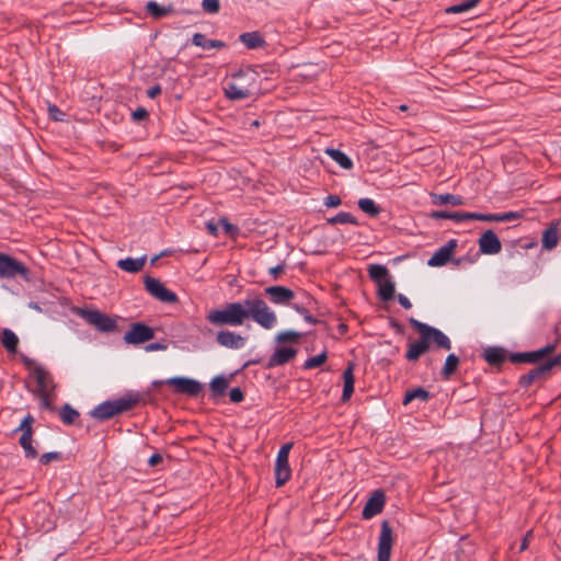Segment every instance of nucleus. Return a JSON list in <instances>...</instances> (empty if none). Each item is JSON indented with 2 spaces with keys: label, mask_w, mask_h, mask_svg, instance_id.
<instances>
[{
  "label": "nucleus",
  "mask_w": 561,
  "mask_h": 561,
  "mask_svg": "<svg viewBox=\"0 0 561 561\" xmlns=\"http://www.w3.org/2000/svg\"><path fill=\"white\" fill-rule=\"evenodd\" d=\"M554 351V345L550 344L540 350L528 352L529 363H537L548 355H550Z\"/></svg>",
  "instance_id": "58836bf2"
},
{
  "label": "nucleus",
  "mask_w": 561,
  "mask_h": 561,
  "mask_svg": "<svg viewBox=\"0 0 561 561\" xmlns=\"http://www.w3.org/2000/svg\"><path fill=\"white\" fill-rule=\"evenodd\" d=\"M264 293L272 304L280 306H288L296 296L291 289L284 286H268Z\"/></svg>",
  "instance_id": "2eb2a0df"
},
{
  "label": "nucleus",
  "mask_w": 561,
  "mask_h": 561,
  "mask_svg": "<svg viewBox=\"0 0 561 561\" xmlns=\"http://www.w3.org/2000/svg\"><path fill=\"white\" fill-rule=\"evenodd\" d=\"M557 366H561V354L553 358L547 359L539 366L531 369L528 374L522 376L520 383L524 386H529L536 379L548 375L551 371V369Z\"/></svg>",
  "instance_id": "f8f14e48"
},
{
  "label": "nucleus",
  "mask_w": 561,
  "mask_h": 561,
  "mask_svg": "<svg viewBox=\"0 0 561 561\" xmlns=\"http://www.w3.org/2000/svg\"><path fill=\"white\" fill-rule=\"evenodd\" d=\"M192 43L195 46L202 47L203 49L222 48L225 43L217 39H207L202 33H195L192 38Z\"/></svg>",
  "instance_id": "5701e85b"
},
{
  "label": "nucleus",
  "mask_w": 561,
  "mask_h": 561,
  "mask_svg": "<svg viewBox=\"0 0 561 561\" xmlns=\"http://www.w3.org/2000/svg\"><path fill=\"white\" fill-rule=\"evenodd\" d=\"M522 217V215L519 213H515V211H507V213H503V214H497V222L500 221H512V220H516V219H519Z\"/></svg>",
  "instance_id": "8fccbe9b"
},
{
  "label": "nucleus",
  "mask_w": 561,
  "mask_h": 561,
  "mask_svg": "<svg viewBox=\"0 0 561 561\" xmlns=\"http://www.w3.org/2000/svg\"><path fill=\"white\" fill-rule=\"evenodd\" d=\"M216 342L222 347L238 350L245 345L247 337L233 331L221 330L217 333Z\"/></svg>",
  "instance_id": "4468645a"
},
{
  "label": "nucleus",
  "mask_w": 561,
  "mask_h": 561,
  "mask_svg": "<svg viewBox=\"0 0 561 561\" xmlns=\"http://www.w3.org/2000/svg\"><path fill=\"white\" fill-rule=\"evenodd\" d=\"M165 383L173 387L175 392L191 397H196L202 391V385L197 380L186 377H172Z\"/></svg>",
  "instance_id": "9d476101"
},
{
  "label": "nucleus",
  "mask_w": 561,
  "mask_h": 561,
  "mask_svg": "<svg viewBox=\"0 0 561 561\" xmlns=\"http://www.w3.org/2000/svg\"><path fill=\"white\" fill-rule=\"evenodd\" d=\"M239 39L250 49L262 47L265 44L263 37L257 32L242 33Z\"/></svg>",
  "instance_id": "b1692460"
},
{
  "label": "nucleus",
  "mask_w": 561,
  "mask_h": 561,
  "mask_svg": "<svg viewBox=\"0 0 561 561\" xmlns=\"http://www.w3.org/2000/svg\"><path fill=\"white\" fill-rule=\"evenodd\" d=\"M220 222L222 224L227 233H234L238 231L237 227L229 224L227 219L222 218L220 219Z\"/></svg>",
  "instance_id": "680f3d73"
},
{
  "label": "nucleus",
  "mask_w": 561,
  "mask_h": 561,
  "mask_svg": "<svg viewBox=\"0 0 561 561\" xmlns=\"http://www.w3.org/2000/svg\"><path fill=\"white\" fill-rule=\"evenodd\" d=\"M497 214H480L479 213V217H478V220H481V221H495L497 222Z\"/></svg>",
  "instance_id": "bf43d9fd"
},
{
  "label": "nucleus",
  "mask_w": 561,
  "mask_h": 561,
  "mask_svg": "<svg viewBox=\"0 0 561 561\" xmlns=\"http://www.w3.org/2000/svg\"><path fill=\"white\" fill-rule=\"evenodd\" d=\"M206 228L211 236H217L218 229L213 221L207 222Z\"/></svg>",
  "instance_id": "774afa93"
},
{
  "label": "nucleus",
  "mask_w": 561,
  "mask_h": 561,
  "mask_svg": "<svg viewBox=\"0 0 561 561\" xmlns=\"http://www.w3.org/2000/svg\"><path fill=\"white\" fill-rule=\"evenodd\" d=\"M82 318L102 332H111L116 328V321L98 310H82Z\"/></svg>",
  "instance_id": "6e6552de"
},
{
  "label": "nucleus",
  "mask_w": 561,
  "mask_h": 561,
  "mask_svg": "<svg viewBox=\"0 0 561 561\" xmlns=\"http://www.w3.org/2000/svg\"><path fill=\"white\" fill-rule=\"evenodd\" d=\"M257 75L252 69L241 70L233 76V81L225 87V94L229 100L239 101L252 95V89L249 85H241V80L251 79L255 81Z\"/></svg>",
  "instance_id": "7ed1b4c3"
},
{
  "label": "nucleus",
  "mask_w": 561,
  "mask_h": 561,
  "mask_svg": "<svg viewBox=\"0 0 561 561\" xmlns=\"http://www.w3.org/2000/svg\"><path fill=\"white\" fill-rule=\"evenodd\" d=\"M32 375L37 383V394L54 393L55 383L48 370L41 365H34Z\"/></svg>",
  "instance_id": "ddd939ff"
},
{
  "label": "nucleus",
  "mask_w": 561,
  "mask_h": 561,
  "mask_svg": "<svg viewBox=\"0 0 561 561\" xmlns=\"http://www.w3.org/2000/svg\"><path fill=\"white\" fill-rule=\"evenodd\" d=\"M398 301L404 309H411L412 304L411 301L402 294L398 295Z\"/></svg>",
  "instance_id": "e2e57ef3"
},
{
  "label": "nucleus",
  "mask_w": 561,
  "mask_h": 561,
  "mask_svg": "<svg viewBox=\"0 0 561 561\" xmlns=\"http://www.w3.org/2000/svg\"><path fill=\"white\" fill-rule=\"evenodd\" d=\"M154 336L153 330L145 323L137 322L131 324L125 333L124 341L127 344H141L150 341Z\"/></svg>",
  "instance_id": "9b49d317"
},
{
  "label": "nucleus",
  "mask_w": 561,
  "mask_h": 561,
  "mask_svg": "<svg viewBox=\"0 0 561 561\" xmlns=\"http://www.w3.org/2000/svg\"><path fill=\"white\" fill-rule=\"evenodd\" d=\"M480 252L488 255H494L501 252L502 244L493 230H486L479 238Z\"/></svg>",
  "instance_id": "dca6fc26"
},
{
  "label": "nucleus",
  "mask_w": 561,
  "mask_h": 561,
  "mask_svg": "<svg viewBox=\"0 0 561 561\" xmlns=\"http://www.w3.org/2000/svg\"><path fill=\"white\" fill-rule=\"evenodd\" d=\"M533 537V533L531 531H528L526 534V536L524 537L523 541H522V545L519 547V551H524L528 548V543H529V540L530 538Z\"/></svg>",
  "instance_id": "69168bd1"
},
{
  "label": "nucleus",
  "mask_w": 561,
  "mask_h": 561,
  "mask_svg": "<svg viewBox=\"0 0 561 561\" xmlns=\"http://www.w3.org/2000/svg\"><path fill=\"white\" fill-rule=\"evenodd\" d=\"M430 346L423 336L420 340L410 344L405 357L410 362L417 360L424 353L428 351Z\"/></svg>",
  "instance_id": "412c9836"
},
{
  "label": "nucleus",
  "mask_w": 561,
  "mask_h": 561,
  "mask_svg": "<svg viewBox=\"0 0 561 561\" xmlns=\"http://www.w3.org/2000/svg\"><path fill=\"white\" fill-rule=\"evenodd\" d=\"M434 204L445 205V204H451L454 206L462 205V198L458 195L454 194H438L434 195Z\"/></svg>",
  "instance_id": "e433bc0d"
},
{
  "label": "nucleus",
  "mask_w": 561,
  "mask_h": 561,
  "mask_svg": "<svg viewBox=\"0 0 561 561\" xmlns=\"http://www.w3.org/2000/svg\"><path fill=\"white\" fill-rule=\"evenodd\" d=\"M344 388L342 393V401L350 400L354 392V364L350 363L343 373Z\"/></svg>",
  "instance_id": "aec40b11"
},
{
  "label": "nucleus",
  "mask_w": 561,
  "mask_h": 561,
  "mask_svg": "<svg viewBox=\"0 0 561 561\" xmlns=\"http://www.w3.org/2000/svg\"><path fill=\"white\" fill-rule=\"evenodd\" d=\"M297 354V350L293 347H280L277 348L273 355L268 358L267 367L273 368L276 366L285 365L290 362Z\"/></svg>",
  "instance_id": "6ab92c4d"
},
{
  "label": "nucleus",
  "mask_w": 561,
  "mask_h": 561,
  "mask_svg": "<svg viewBox=\"0 0 561 561\" xmlns=\"http://www.w3.org/2000/svg\"><path fill=\"white\" fill-rule=\"evenodd\" d=\"M284 268H285L284 264H279L274 267H271L268 270V273L273 277V279L276 280L279 277V275L284 272Z\"/></svg>",
  "instance_id": "5fc2aeb1"
},
{
  "label": "nucleus",
  "mask_w": 561,
  "mask_h": 561,
  "mask_svg": "<svg viewBox=\"0 0 561 561\" xmlns=\"http://www.w3.org/2000/svg\"><path fill=\"white\" fill-rule=\"evenodd\" d=\"M159 94H161V87L159 84H156L153 87H151L148 91H147V95L150 98V99H154L157 98Z\"/></svg>",
  "instance_id": "052dcab7"
},
{
  "label": "nucleus",
  "mask_w": 561,
  "mask_h": 561,
  "mask_svg": "<svg viewBox=\"0 0 561 561\" xmlns=\"http://www.w3.org/2000/svg\"><path fill=\"white\" fill-rule=\"evenodd\" d=\"M358 207L365 214L376 217L380 213V208L371 198H360L358 201Z\"/></svg>",
  "instance_id": "4c0bfd02"
},
{
  "label": "nucleus",
  "mask_w": 561,
  "mask_h": 561,
  "mask_svg": "<svg viewBox=\"0 0 561 561\" xmlns=\"http://www.w3.org/2000/svg\"><path fill=\"white\" fill-rule=\"evenodd\" d=\"M145 348L147 352L165 351L167 345L162 344V343H151V344H148Z\"/></svg>",
  "instance_id": "13d9d810"
},
{
  "label": "nucleus",
  "mask_w": 561,
  "mask_h": 561,
  "mask_svg": "<svg viewBox=\"0 0 561 561\" xmlns=\"http://www.w3.org/2000/svg\"><path fill=\"white\" fill-rule=\"evenodd\" d=\"M512 363H529L528 352L526 353H516L511 356Z\"/></svg>",
  "instance_id": "864d4df0"
},
{
  "label": "nucleus",
  "mask_w": 561,
  "mask_h": 561,
  "mask_svg": "<svg viewBox=\"0 0 561 561\" xmlns=\"http://www.w3.org/2000/svg\"><path fill=\"white\" fill-rule=\"evenodd\" d=\"M369 277L378 285L388 279V268L383 265L373 264L368 267Z\"/></svg>",
  "instance_id": "c756f323"
},
{
  "label": "nucleus",
  "mask_w": 561,
  "mask_h": 561,
  "mask_svg": "<svg viewBox=\"0 0 561 561\" xmlns=\"http://www.w3.org/2000/svg\"><path fill=\"white\" fill-rule=\"evenodd\" d=\"M37 396L41 400V407L43 409H46L48 411L55 410V407L53 404L55 393H45V394H37Z\"/></svg>",
  "instance_id": "49530a36"
},
{
  "label": "nucleus",
  "mask_w": 561,
  "mask_h": 561,
  "mask_svg": "<svg viewBox=\"0 0 561 561\" xmlns=\"http://www.w3.org/2000/svg\"><path fill=\"white\" fill-rule=\"evenodd\" d=\"M325 153L330 156V158L334 160L341 168L345 170H351L353 168L352 160L341 150L329 148L325 150Z\"/></svg>",
  "instance_id": "393cba45"
},
{
  "label": "nucleus",
  "mask_w": 561,
  "mask_h": 561,
  "mask_svg": "<svg viewBox=\"0 0 561 561\" xmlns=\"http://www.w3.org/2000/svg\"><path fill=\"white\" fill-rule=\"evenodd\" d=\"M60 458H61V456L59 453L50 451V453L43 454L39 458V461L42 465H48L53 460H59Z\"/></svg>",
  "instance_id": "09e8293b"
},
{
  "label": "nucleus",
  "mask_w": 561,
  "mask_h": 561,
  "mask_svg": "<svg viewBox=\"0 0 561 561\" xmlns=\"http://www.w3.org/2000/svg\"><path fill=\"white\" fill-rule=\"evenodd\" d=\"M1 343L9 353H15L19 345V337L10 329H4L1 334Z\"/></svg>",
  "instance_id": "a878e982"
},
{
  "label": "nucleus",
  "mask_w": 561,
  "mask_h": 561,
  "mask_svg": "<svg viewBox=\"0 0 561 561\" xmlns=\"http://www.w3.org/2000/svg\"><path fill=\"white\" fill-rule=\"evenodd\" d=\"M48 111L55 121H62L60 116L64 114L56 105H49Z\"/></svg>",
  "instance_id": "6e6d98bb"
},
{
  "label": "nucleus",
  "mask_w": 561,
  "mask_h": 561,
  "mask_svg": "<svg viewBox=\"0 0 561 561\" xmlns=\"http://www.w3.org/2000/svg\"><path fill=\"white\" fill-rule=\"evenodd\" d=\"M34 423V417L31 414H27L21 422L20 426L18 427V431H22L23 433H26L27 431L30 434H33L32 424Z\"/></svg>",
  "instance_id": "de8ad7c7"
},
{
  "label": "nucleus",
  "mask_w": 561,
  "mask_h": 561,
  "mask_svg": "<svg viewBox=\"0 0 561 561\" xmlns=\"http://www.w3.org/2000/svg\"><path fill=\"white\" fill-rule=\"evenodd\" d=\"M430 398L428 391L423 388H415L408 392H405L403 398V404L407 405L415 399H420L421 401H426Z\"/></svg>",
  "instance_id": "f704fd0d"
},
{
  "label": "nucleus",
  "mask_w": 561,
  "mask_h": 561,
  "mask_svg": "<svg viewBox=\"0 0 561 561\" xmlns=\"http://www.w3.org/2000/svg\"><path fill=\"white\" fill-rule=\"evenodd\" d=\"M432 217L435 219H450L456 222H461V211L449 213L437 210L432 213Z\"/></svg>",
  "instance_id": "a19ab883"
},
{
  "label": "nucleus",
  "mask_w": 561,
  "mask_h": 561,
  "mask_svg": "<svg viewBox=\"0 0 561 561\" xmlns=\"http://www.w3.org/2000/svg\"><path fill=\"white\" fill-rule=\"evenodd\" d=\"M60 417L65 424L71 425L79 417V412L70 404L66 403L60 410Z\"/></svg>",
  "instance_id": "c9c22d12"
},
{
  "label": "nucleus",
  "mask_w": 561,
  "mask_h": 561,
  "mask_svg": "<svg viewBox=\"0 0 561 561\" xmlns=\"http://www.w3.org/2000/svg\"><path fill=\"white\" fill-rule=\"evenodd\" d=\"M301 334L296 331H284L277 334L276 341L279 343L297 342Z\"/></svg>",
  "instance_id": "37998d69"
},
{
  "label": "nucleus",
  "mask_w": 561,
  "mask_h": 561,
  "mask_svg": "<svg viewBox=\"0 0 561 561\" xmlns=\"http://www.w3.org/2000/svg\"><path fill=\"white\" fill-rule=\"evenodd\" d=\"M249 319L265 330H271L277 322L276 313L259 296L226 304L222 308L213 309L206 314V320L215 327H241Z\"/></svg>",
  "instance_id": "f257e3e1"
},
{
  "label": "nucleus",
  "mask_w": 561,
  "mask_h": 561,
  "mask_svg": "<svg viewBox=\"0 0 561 561\" xmlns=\"http://www.w3.org/2000/svg\"><path fill=\"white\" fill-rule=\"evenodd\" d=\"M293 446L294 444L289 442L284 444L278 450L275 461V483L278 488L284 485L291 477L288 458Z\"/></svg>",
  "instance_id": "39448f33"
},
{
  "label": "nucleus",
  "mask_w": 561,
  "mask_h": 561,
  "mask_svg": "<svg viewBox=\"0 0 561 561\" xmlns=\"http://www.w3.org/2000/svg\"><path fill=\"white\" fill-rule=\"evenodd\" d=\"M325 360H327V354L323 352L319 355L308 358L305 362L304 367L306 369H312V368L321 366Z\"/></svg>",
  "instance_id": "c03bdc74"
},
{
  "label": "nucleus",
  "mask_w": 561,
  "mask_h": 561,
  "mask_svg": "<svg viewBox=\"0 0 561 561\" xmlns=\"http://www.w3.org/2000/svg\"><path fill=\"white\" fill-rule=\"evenodd\" d=\"M32 435L27 431L26 433H22V436L20 437V445L23 448L25 456L27 458H36L37 457V450L32 445Z\"/></svg>",
  "instance_id": "473e14b6"
},
{
  "label": "nucleus",
  "mask_w": 561,
  "mask_h": 561,
  "mask_svg": "<svg viewBox=\"0 0 561 561\" xmlns=\"http://www.w3.org/2000/svg\"><path fill=\"white\" fill-rule=\"evenodd\" d=\"M459 366V358L455 354H449L446 358L445 365L442 369V377L444 379H449L451 375L457 370Z\"/></svg>",
  "instance_id": "7c9ffc66"
},
{
  "label": "nucleus",
  "mask_w": 561,
  "mask_h": 561,
  "mask_svg": "<svg viewBox=\"0 0 561 561\" xmlns=\"http://www.w3.org/2000/svg\"><path fill=\"white\" fill-rule=\"evenodd\" d=\"M383 506L385 494L381 491H375L363 508V518L369 519L374 517L382 511Z\"/></svg>",
  "instance_id": "a211bd4d"
},
{
  "label": "nucleus",
  "mask_w": 561,
  "mask_h": 561,
  "mask_svg": "<svg viewBox=\"0 0 561 561\" xmlns=\"http://www.w3.org/2000/svg\"><path fill=\"white\" fill-rule=\"evenodd\" d=\"M457 248V240L451 239L445 245L440 247L433 256L428 260L430 266H443L445 265L455 252Z\"/></svg>",
  "instance_id": "f3484780"
},
{
  "label": "nucleus",
  "mask_w": 561,
  "mask_h": 561,
  "mask_svg": "<svg viewBox=\"0 0 561 561\" xmlns=\"http://www.w3.org/2000/svg\"><path fill=\"white\" fill-rule=\"evenodd\" d=\"M392 545V528L388 520H383L381 523L380 536L378 541V561H390Z\"/></svg>",
  "instance_id": "1a4fd4ad"
},
{
  "label": "nucleus",
  "mask_w": 561,
  "mask_h": 561,
  "mask_svg": "<svg viewBox=\"0 0 561 561\" xmlns=\"http://www.w3.org/2000/svg\"><path fill=\"white\" fill-rule=\"evenodd\" d=\"M328 222L334 224H353L356 225V219L350 213H339L336 216L328 219Z\"/></svg>",
  "instance_id": "79ce46f5"
},
{
  "label": "nucleus",
  "mask_w": 561,
  "mask_h": 561,
  "mask_svg": "<svg viewBox=\"0 0 561 561\" xmlns=\"http://www.w3.org/2000/svg\"><path fill=\"white\" fill-rule=\"evenodd\" d=\"M202 8L207 13H218L220 9L219 0H203Z\"/></svg>",
  "instance_id": "a18cd8bd"
},
{
  "label": "nucleus",
  "mask_w": 561,
  "mask_h": 561,
  "mask_svg": "<svg viewBox=\"0 0 561 561\" xmlns=\"http://www.w3.org/2000/svg\"><path fill=\"white\" fill-rule=\"evenodd\" d=\"M558 244V228L551 226L546 229L542 233V248L546 250H552Z\"/></svg>",
  "instance_id": "c85d7f7f"
},
{
  "label": "nucleus",
  "mask_w": 561,
  "mask_h": 561,
  "mask_svg": "<svg viewBox=\"0 0 561 561\" xmlns=\"http://www.w3.org/2000/svg\"><path fill=\"white\" fill-rule=\"evenodd\" d=\"M146 10L154 19H161L173 12L172 5L161 7L156 1L147 2Z\"/></svg>",
  "instance_id": "bb28decb"
},
{
  "label": "nucleus",
  "mask_w": 561,
  "mask_h": 561,
  "mask_svg": "<svg viewBox=\"0 0 561 561\" xmlns=\"http://www.w3.org/2000/svg\"><path fill=\"white\" fill-rule=\"evenodd\" d=\"M28 274L30 271L23 263L8 254L0 253L1 278H14L15 276H21L24 279H27Z\"/></svg>",
  "instance_id": "423d86ee"
},
{
  "label": "nucleus",
  "mask_w": 561,
  "mask_h": 561,
  "mask_svg": "<svg viewBox=\"0 0 561 561\" xmlns=\"http://www.w3.org/2000/svg\"><path fill=\"white\" fill-rule=\"evenodd\" d=\"M411 325L419 332L420 336H423L428 344H436L438 347L449 351L451 348V342L449 337L444 334L440 330L433 328L426 323L420 322L413 318L410 319Z\"/></svg>",
  "instance_id": "20e7f679"
},
{
  "label": "nucleus",
  "mask_w": 561,
  "mask_h": 561,
  "mask_svg": "<svg viewBox=\"0 0 561 561\" xmlns=\"http://www.w3.org/2000/svg\"><path fill=\"white\" fill-rule=\"evenodd\" d=\"M140 400L139 394L128 393L117 400L105 401L93 409L91 415L100 421L108 420L133 409Z\"/></svg>",
  "instance_id": "f03ea898"
},
{
  "label": "nucleus",
  "mask_w": 561,
  "mask_h": 561,
  "mask_svg": "<svg viewBox=\"0 0 561 561\" xmlns=\"http://www.w3.org/2000/svg\"><path fill=\"white\" fill-rule=\"evenodd\" d=\"M161 461H162V456H161V455H159V454H153V455L149 458L148 463H149V466L153 467V466H156V465L160 463Z\"/></svg>",
  "instance_id": "338daca9"
},
{
  "label": "nucleus",
  "mask_w": 561,
  "mask_h": 561,
  "mask_svg": "<svg viewBox=\"0 0 561 561\" xmlns=\"http://www.w3.org/2000/svg\"><path fill=\"white\" fill-rule=\"evenodd\" d=\"M479 213H462L461 211V221L467 220H478Z\"/></svg>",
  "instance_id": "0e129e2a"
},
{
  "label": "nucleus",
  "mask_w": 561,
  "mask_h": 561,
  "mask_svg": "<svg viewBox=\"0 0 561 561\" xmlns=\"http://www.w3.org/2000/svg\"><path fill=\"white\" fill-rule=\"evenodd\" d=\"M480 1L481 0H465L462 3L446 8L445 12L447 14H460L473 9Z\"/></svg>",
  "instance_id": "72a5a7b5"
},
{
  "label": "nucleus",
  "mask_w": 561,
  "mask_h": 561,
  "mask_svg": "<svg viewBox=\"0 0 561 561\" xmlns=\"http://www.w3.org/2000/svg\"><path fill=\"white\" fill-rule=\"evenodd\" d=\"M228 387L227 380L224 377H215L210 382V389L215 394H222Z\"/></svg>",
  "instance_id": "ea45409f"
},
{
  "label": "nucleus",
  "mask_w": 561,
  "mask_h": 561,
  "mask_svg": "<svg viewBox=\"0 0 561 561\" xmlns=\"http://www.w3.org/2000/svg\"><path fill=\"white\" fill-rule=\"evenodd\" d=\"M378 296L383 301L393 299L394 284L389 278L378 284Z\"/></svg>",
  "instance_id": "2f4dec72"
},
{
  "label": "nucleus",
  "mask_w": 561,
  "mask_h": 561,
  "mask_svg": "<svg viewBox=\"0 0 561 561\" xmlns=\"http://www.w3.org/2000/svg\"><path fill=\"white\" fill-rule=\"evenodd\" d=\"M230 401L233 403H239L243 400L244 396L240 388H232L229 392Z\"/></svg>",
  "instance_id": "3c124183"
},
{
  "label": "nucleus",
  "mask_w": 561,
  "mask_h": 561,
  "mask_svg": "<svg viewBox=\"0 0 561 561\" xmlns=\"http://www.w3.org/2000/svg\"><path fill=\"white\" fill-rule=\"evenodd\" d=\"M341 203V198L337 195H329L324 199V205L327 207H337Z\"/></svg>",
  "instance_id": "603ef678"
},
{
  "label": "nucleus",
  "mask_w": 561,
  "mask_h": 561,
  "mask_svg": "<svg viewBox=\"0 0 561 561\" xmlns=\"http://www.w3.org/2000/svg\"><path fill=\"white\" fill-rule=\"evenodd\" d=\"M147 116H148V112L142 107H139L133 112V118L135 121H141V119L146 118Z\"/></svg>",
  "instance_id": "4d7b16f0"
},
{
  "label": "nucleus",
  "mask_w": 561,
  "mask_h": 561,
  "mask_svg": "<svg viewBox=\"0 0 561 561\" xmlns=\"http://www.w3.org/2000/svg\"><path fill=\"white\" fill-rule=\"evenodd\" d=\"M484 358L491 365H500L506 359V355L501 347H489L484 352Z\"/></svg>",
  "instance_id": "cd10ccee"
},
{
  "label": "nucleus",
  "mask_w": 561,
  "mask_h": 561,
  "mask_svg": "<svg viewBox=\"0 0 561 561\" xmlns=\"http://www.w3.org/2000/svg\"><path fill=\"white\" fill-rule=\"evenodd\" d=\"M146 263V256L139 259L127 257L119 260L117 266L128 273H137L142 270Z\"/></svg>",
  "instance_id": "4be33fe9"
},
{
  "label": "nucleus",
  "mask_w": 561,
  "mask_h": 561,
  "mask_svg": "<svg viewBox=\"0 0 561 561\" xmlns=\"http://www.w3.org/2000/svg\"><path fill=\"white\" fill-rule=\"evenodd\" d=\"M145 287H146V290L152 297H154L156 299H158L162 302L175 304L178 301V296L173 291L165 288L163 286V284L156 278L147 276L145 278Z\"/></svg>",
  "instance_id": "0eeeda50"
}]
</instances>
